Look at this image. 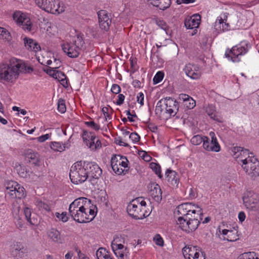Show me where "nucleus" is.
<instances>
[{
  "mask_svg": "<svg viewBox=\"0 0 259 259\" xmlns=\"http://www.w3.org/2000/svg\"><path fill=\"white\" fill-rule=\"evenodd\" d=\"M33 69L27 67L21 60L11 58L0 63V80L8 82L15 81L20 72H30Z\"/></svg>",
  "mask_w": 259,
  "mask_h": 259,
  "instance_id": "f257e3e1",
  "label": "nucleus"
},
{
  "mask_svg": "<svg viewBox=\"0 0 259 259\" xmlns=\"http://www.w3.org/2000/svg\"><path fill=\"white\" fill-rule=\"evenodd\" d=\"M190 218H178L177 224L179 227L187 233L194 231L198 227L200 221L202 220V210L197 206L195 208V213H189Z\"/></svg>",
  "mask_w": 259,
  "mask_h": 259,
  "instance_id": "f03ea898",
  "label": "nucleus"
},
{
  "mask_svg": "<svg viewBox=\"0 0 259 259\" xmlns=\"http://www.w3.org/2000/svg\"><path fill=\"white\" fill-rule=\"evenodd\" d=\"M63 52L70 58H76L85 49L82 35L77 34L72 42H66L61 45Z\"/></svg>",
  "mask_w": 259,
  "mask_h": 259,
  "instance_id": "7ed1b4c3",
  "label": "nucleus"
},
{
  "mask_svg": "<svg viewBox=\"0 0 259 259\" xmlns=\"http://www.w3.org/2000/svg\"><path fill=\"white\" fill-rule=\"evenodd\" d=\"M83 161L74 163L70 168L69 177L71 182L75 184L82 183L88 179Z\"/></svg>",
  "mask_w": 259,
  "mask_h": 259,
  "instance_id": "20e7f679",
  "label": "nucleus"
},
{
  "mask_svg": "<svg viewBox=\"0 0 259 259\" xmlns=\"http://www.w3.org/2000/svg\"><path fill=\"white\" fill-rule=\"evenodd\" d=\"M250 47L248 43L241 42L240 44L233 46L231 50L227 49L225 56L233 62H239L241 60V57L248 52Z\"/></svg>",
  "mask_w": 259,
  "mask_h": 259,
  "instance_id": "39448f33",
  "label": "nucleus"
},
{
  "mask_svg": "<svg viewBox=\"0 0 259 259\" xmlns=\"http://www.w3.org/2000/svg\"><path fill=\"white\" fill-rule=\"evenodd\" d=\"M36 5L46 12L59 14L65 11V8L59 0H35Z\"/></svg>",
  "mask_w": 259,
  "mask_h": 259,
  "instance_id": "423d86ee",
  "label": "nucleus"
},
{
  "mask_svg": "<svg viewBox=\"0 0 259 259\" xmlns=\"http://www.w3.org/2000/svg\"><path fill=\"white\" fill-rule=\"evenodd\" d=\"M124 238L121 235H115L111 242V247L118 259H129L126 254L127 247H124Z\"/></svg>",
  "mask_w": 259,
  "mask_h": 259,
  "instance_id": "0eeeda50",
  "label": "nucleus"
},
{
  "mask_svg": "<svg viewBox=\"0 0 259 259\" xmlns=\"http://www.w3.org/2000/svg\"><path fill=\"white\" fill-rule=\"evenodd\" d=\"M89 181L93 185L97 183V181L102 174V170L99 165L94 162L83 161Z\"/></svg>",
  "mask_w": 259,
  "mask_h": 259,
  "instance_id": "6e6552de",
  "label": "nucleus"
},
{
  "mask_svg": "<svg viewBox=\"0 0 259 259\" xmlns=\"http://www.w3.org/2000/svg\"><path fill=\"white\" fill-rule=\"evenodd\" d=\"M242 168L247 175L252 179L259 176V161L254 156L247 160L242 159Z\"/></svg>",
  "mask_w": 259,
  "mask_h": 259,
  "instance_id": "1a4fd4ad",
  "label": "nucleus"
},
{
  "mask_svg": "<svg viewBox=\"0 0 259 259\" xmlns=\"http://www.w3.org/2000/svg\"><path fill=\"white\" fill-rule=\"evenodd\" d=\"M5 187L6 194L12 198L21 199L25 196L24 188L16 182H7Z\"/></svg>",
  "mask_w": 259,
  "mask_h": 259,
  "instance_id": "9d476101",
  "label": "nucleus"
},
{
  "mask_svg": "<svg viewBox=\"0 0 259 259\" xmlns=\"http://www.w3.org/2000/svg\"><path fill=\"white\" fill-rule=\"evenodd\" d=\"M243 203L247 209L259 211V196L252 191H247L242 197Z\"/></svg>",
  "mask_w": 259,
  "mask_h": 259,
  "instance_id": "9b49d317",
  "label": "nucleus"
},
{
  "mask_svg": "<svg viewBox=\"0 0 259 259\" xmlns=\"http://www.w3.org/2000/svg\"><path fill=\"white\" fill-rule=\"evenodd\" d=\"M160 106L165 107L164 112L166 113V118L175 116L179 110V104L176 100L171 98H165L160 100Z\"/></svg>",
  "mask_w": 259,
  "mask_h": 259,
  "instance_id": "f8f14e48",
  "label": "nucleus"
},
{
  "mask_svg": "<svg viewBox=\"0 0 259 259\" xmlns=\"http://www.w3.org/2000/svg\"><path fill=\"white\" fill-rule=\"evenodd\" d=\"M127 211L133 218L139 220L146 217V210L142 209L138 201L132 200L127 205Z\"/></svg>",
  "mask_w": 259,
  "mask_h": 259,
  "instance_id": "ddd939ff",
  "label": "nucleus"
},
{
  "mask_svg": "<svg viewBox=\"0 0 259 259\" xmlns=\"http://www.w3.org/2000/svg\"><path fill=\"white\" fill-rule=\"evenodd\" d=\"M210 139L207 137H204L205 141L203 143V148L208 151L219 152L221 147L214 132L209 133Z\"/></svg>",
  "mask_w": 259,
  "mask_h": 259,
  "instance_id": "4468645a",
  "label": "nucleus"
},
{
  "mask_svg": "<svg viewBox=\"0 0 259 259\" xmlns=\"http://www.w3.org/2000/svg\"><path fill=\"white\" fill-rule=\"evenodd\" d=\"M182 252L185 259H205L203 253L195 246H186L183 248Z\"/></svg>",
  "mask_w": 259,
  "mask_h": 259,
  "instance_id": "2eb2a0df",
  "label": "nucleus"
},
{
  "mask_svg": "<svg viewBox=\"0 0 259 259\" xmlns=\"http://www.w3.org/2000/svg\"><path fill=\"white\" fill-rule=\"evenodd\" d=\"M228 13H224L217 19L214 28L218 33L228 31L230 30V25L227 23Z\"/></svg>",
  "mask_w": 259,
  "mask_h": 259,
  "instance_id": "dca6fc26",
  "label": "nucleus"
},
{
  "mask_svg": "<svg viewBox=\"0 0 259 259\" xmlns=\"http://www.w3.org/2000/svg\"><path fill=\"white\" fill-rule=\"evenodd\" d=\"M87 209H80L79 210H73L69 211V213L73 220L79 223L88 222L92 221L88 214Z\"/></svg>",
  "mask_w": 259,
  "mask_h": 259,
  "instance_id": "f3484780",
  "label": "nucleus"
},
{
  "mask_svg": "<svg viewBox=\"0 0 259 259\" xmlns=\"http://www.w3.org/2000/svg\"><path fill=\"white\" fill-rule=\"evenodd\" d=\"M198 205L192 204V203H185L179 205L177 208V211L179 214L181 216L179 217L178 218H186L190 219L189 213L191 212L195 213V208Z\"/></svg>",
  "mask_w": 259,
  "mask_h": 259,
  "instance_id": "a211bd4d",
  "label": "nucleus"
},
{
  "mask_svg": "<svg viewBox=\"0 0 259 259\" xmlns=\"http://www.w3.org/2000/svg\"><path fill=\"white\" fill-rule=\"evenodd\" d=\"M219 231L220 233L223 235V238L221 237V238L224 240L233 242L239 239L238 227L237 226L233 227L232 229H223L222 231L219 228Z\"/></svg>",
  "mask_w": 259,
  "mask_h": 259,
  "instance_id": "6ab92c4d",
  "label": "nucleus"
},
{
  "mask_svg": "<svg viewBox=\"0 0 259 259\" xmlns=\"http://www.w3.org/2000/svg\"><path fill=\"white\" fill-rule=\"evenodd\" d=\"M99 23L100 28L107 31L111 23V19L106 10H101L98 12Z\"/></svg>",
  "mask_w": 259,
  "mask_h": 259,
  "instance_id": "aec40b11",
  "label": "nucleus"
},
{
  "mask_svg": "<svg viewBox=\"0 0 259 259\" xmlns=\"http://www.w3.org/2000/svg\"><path fill=\"white\" fill-rule=\"evenodd\" d=\"M91 200L84 198L80 197L74 200L69 205V211L81 209H88Z\"/></svg>",
  "mask_w": 259,
  "mask_h": 259,
  "instance_id": "412c9836",
  "label": "nucleus"
},
{
  "mask_svg": "<svg viewBox=\"0 0 259 259\" xmlns=\"http://www.w3.org/2000/svg\"><path fill=\"white\" fill-rule=\"evenodd\" d=\"M150 195L156 202H159L162 199V192L160 186L156 183H151L148 186Z\"/></svg>",
  "mask_w": 259,
  "mask_h": 259,
  "instance_id": "4be33fe9",
  "label": "nucleus"
},
{
  "mask_svg": "<svg viewBox=\"0 0 259 259\" xmlns=\"http://www.w3.org/2000/svg\"><path fill=\"white\" fill-rule=\"evenodd\" d=\"M234 152L236 157L239 158L238 162H242V159H246L248 160L252 156H254L252 153H249L247 149H244L241 147H235L234 148Z\"/></svg>",
  "mask_w": 259,
  "mask_h": 259,
  "instance_id": "5701e85b",
  "label": "nucleus"
},
{
  "mask_svg": "<svg viewBox=\"0 0 259 259\" xmlns=\"http://www.w3.org/2000/svg\"><path fill=\"white\" fill-rule=\"evenodd\" d=\"M184 70L188 76L193 79H198L201 76L200 72L196 69V67L191 64L186 65Z\"/></svg>",
  "mask_w": 259,
  "mask_h": 259,
  "instance_id": "b1692460",
  "label": "nucleus"
},
{
  "mask_svg": "<svg viewBox=\"0 0 259 259\" xmlns=\"http://www.w3.org/2000/svg\"><path fill=\"white\" fill-rule=\"evenodd\" d=\"M200 22V16L195 14L186 19L185 21V26L187 29L197 28Z\"/></svg>",
  "mask_w": 259,
  "mask_h": 259,
  "instance_id": "393cba45",
  "label": "nucleus"
},
{
  "mask_svg": "<svg viewBox=\"0 0 259 259\" xmlns=\"http://www.w3.org/2000/svg\"><path fill=\"white\" fill-rule=\"evenodd\" d=\"M24 43L25 48L28 50L36 52L40 51L41 49L40 45L36 41L31 38L25 37L24 38Z\"/></svg>",
  "mask_w": 259,
  "mask_h": 259,
  "instance_id": "a878e982",
  "label": "nucleus"
},
{
  "mask_svg": "<svg viewBox=\"0 0 259 259\" xmlns=\"http://www.w3.org/2000/svg\"><path fill=\"white\" fill-rule=\"evenodd\" d=\"M179 99L183 101L184 106L187 109H193L196 106L195 101L188 95L181 94L179 95Z\"/></svg>",
  "mask_w": 259,
  "mask_h": 259,
  "instance_id": "bb28decb",
  "label": "nucleus"
},
{
  "mask_svg": "<svg viewBox=\"0 0 259 259\" xmlns=\"http://www.w3.org/2000/svg\"><path fill=\"white\" fill-rule=\"evenodd\" d=\"M24 246L19 242H14L11 246V255L13 256L20 257L24 253Z\"/></svg>",
  "mask_w": 259,
  "mask_h": 259,
  "instance_id": "cd10ccee",
  "label": "nucleus"
},
{
  "mask_svg": "<svg viewBox=\"0 0 259 259\" xmlns=\"http://www.w3.org/2000/svg\"><path fill=\"white\" fill-rule=\"evenodd\" d=\"M48 237L53 242H61V235L59 231L56 229L51 228L47 232Z\"/></svg>",
  "mask_w": 259,
  "mask_h": 259,
  "instance_id": "c85d7f7f",
  "label": "nucleus"
},
{
  "mask_svg": "<svg viewBox=\"0 0 259 259\" xmlns=\"http://www.w3.org/2000/svg\"><path fill=\"white\" fill-rule=\"evenodd\" d=\"M82 137L83 142L88 147L90 145V143L94 144V141L96 139V136L94 133L89 132L86 131L83 132Z\"/></svg>",
  "mask_w": 259,
  "mask_h": 259,
  "instance_id": "c756f323",
  "label": "nucleus"
},
{
  "mask_svg": "<svg viewBox=\"0 0 259 259\" xmlns=\"http://www.w3.org/2000/svg\"><path fill=\"white\" fill-rule=\"evenodd\" d=\"M117 158H118V157H112L111 160V165L112 168L113 170L114 171L115 173L120 175L121 174L123 171L124 169L120 166L119 165H118L117 163Z\"/></svg>",
  "mask_w": 259,
  "mask_h": 259,
  "instance_id": "7c9ffc66",
  "label": "nucleus"
},
{
  "mask_svg": "<svg viewBox=\"0 0 259 259\" xmlns=\"http://www.w3.org/2000/svg\"><path fill=\"white\" fill-rule=\"evenodd\" d=\"M50 147L55 151L62 152L68 148L65 144H62L58 142H52L50 144Z\"/></svg>",
  "mask_w": 259,
  "mask_h": 259,
  "instance_id": "2f4dec72",
  "label": "nucleus"
},
{
  "mask_svg": "<svg viewBox=\"0 0 259 259\" xmlns=\"http://www.w3.org/2000/svg\"><path fill=\"white\" fill-rule=\"evenodd\" d=\"M165 175L167 178V181L170 182L171 184H178L177 178H176V172L175 171L167 169L165 172Z\"/></svg>",
  "mask_w": 259,
  "mask_h": 259,
  "instance_id": "473e14b6",
  "label": "nucleus"
},
{
  "mask_svg": "<svg viewBox=\"0 0 259 259\" xmlns=\"http://www.w3.org/2000/svg\"><path fill=\"white\" fill-rule=\"evenodd\" d=\"M155 7L159 9L164 10L169 8L171 4V0H158Z\"/></svg>",
  "mask_w": 259,
  "mask_h": 259,
  "instance_id": "72a5a7b5",
  "label": "nucleus"
},
{
  "mask_svg": "<svg viewBox=\"0 0 259 259\" xmlns=\"http://www.w3.org/2000/svg\"><path fill=\"white\" fill-rule=\"evenodd\" d=\"M206 112L208 114V115L212 119H213L215 120L218 121V119L217 116H216V110L215 108L212 105H208L206 107L205 109Z\"/></svg>",
  "mask_w": 259,
  "mask_h": 259,
  "instance_id": "f704fd0d",
  "label": "nucleus"
},
{
  "mask_svg": "<svg viewBox=\"0 0 259 259\" xmlns=\"http://www.w3.org/2000/svg\"><path fill=\"white\" fill-rule=\"evenodd\" d=\"M23 212L25 219L28 223H29L31 225H34L36 223L35 220L31 218V212L30 208L28 207H25L24 208Z\"/></svg>",
  "mask_w": 259,
  "mask_h": 259,
  "instance_id": "c9c22d12",
  "label": "nucleus"
},
{
  "mask_svg": "<svg viewBox=\"0 0 259 259\" xmlns=\"http://www.w3.org/2000/svg\"><path fill=\"white\" fill-rule=\"evenodd\" d=\"M239 259H259L254 252H245L239 256Z\"/></svg>",
  "mask_w": 259,
  "mask_h": 259,
  "instance_id": "e433bc0d",
  "label": "nucleus"
},
{
  "mask_svg": "<svg viewBox=\"0 0 259 259\" xmlns=\"http://www.w3.org/2000/svg\"><path fill=\"white\" fill-rule=\"evenodd\" d=\"M204 137L205 136H201L199 135H195L192 138L191 142L192 144L195 145H198L202 143H203L205 141Z\"/></svg>",
  "mask_w": 259,
  "mask_h": 259,
  "instance_id": "4c0bfd02",
  "label": "nucleus"
},
{
  "mask_svg": "<svg viewBox=\"0 0 259 259\" xmlns=\"http://www.w3.org/2000/svg\"><path fill=\"white\" fill-rule=\"evenodd\" d=\"M22 26V28L25 30L30 31L31 29V23L29 18L23 19L22 22L20 23Z\"/></svg>",
  "mask_w": 259,
  "mask_h": 259,
  "instance_id": "58836bf2",
  "label": "nucleus"
},
{
  "mask_svg": "<svg viewBox=\"0 0 259 259\" xmlns=\"http://www.w3.org/2000/svg\"><path fill=\"white\" fill-rule=\"evenodd\" d=\"M113 157H118L117 158V163L122 168H126L127 167L128 160L125 157L121 156L119 155H114Z\"/></svg>",
  "mask_w": 259,
  "mask_h": 259,
  "instance_id": "ea45409f",
  "label": "nucleus"
},
{
  "mask_svg": "<svg viewBox=\"0 0 259 259\" xmlns=\"http://www.w3.org/2000/svg\"><path fill=\"white\" fill-rule=\"evenodd\" d=\"M150 168L155 172V173L158 175V177L160 178H162V175L161 174V167L159 164L152 162L150 164Z\"/></svg>",
  "mask_w": 259,
  "mask_h": 259,
  "instance_id": "a19ab883",
  "label": "nucleus"
},
{
  "mask_svg": "<svg viewBox=\"0 0 259 259\" xmlns=\"http://www.w3.org/2000/svg\"><path fill=\"white\" fill-rule=\"evenodd\" d=\"M26 18L25 14L21 13L20 12H16L13 15L14 20L17 23L20 24L22 22L23 19Z\"/></svg>",
  "mask_w": 259,
  "mask_h": 259,
  "instance_id": "79ce46f5",
  "label": "nucleus"
},
{
  "mask_svg": "<svg viewBox=\"0 0 259 259\" xmlns=\"http://www.w3.org/2000/svg\"><path fill=\"white\" fill-rule=\"evenodd\" d=\"M0 38L7 40H9L11 35L9 31L3 27H0Z\"/></svg>",
  "mask_w": 259,
  "mask_h": 259,
  "instance_id": "37998d69",
  "label": "nucleus"
},
{
  "mask_svg": "<svg viewBox=\"0 0 259 259\" xmlns=\"http://www.w3.org/2000/svg\"><path fill=\"white\" fill-rule=\"evenodd\" d=\"M160 102V100L157 102V104H156V107H155V113L156 115L159 116H162L163 115H166V113L164 112V110H165V107L164 106H160V107H158L159 104V103Z\"/></svg>",
  "mask_w": 259,
  "mask_h": 259,
  "instance_id": "c03bdc74",
  "label": "nucleus"
},
{
  "mask_svg": "<svg viewBox=\"0 0 259 259\" xmlns=\"http://www.w3.org/2000/svg\"><path fill=\"white\" fill-rule=\"evenodd\" d=\"M102 111L106 118V120L107 118L111 119V114L113 112V109L110 106L109 107H104L102 108Z\"/></svg>",
  "mask_w": 259,
  "mask_h": 259,
  "instance_id": "a18cd8bd",
  "label": "nucleus"
},
{
  "mask_svg": "<svg viewBox=\"0 0 259 259\" xmlns=\"http://www.w3.org/2000/svg\"><path fill=\"white\" fill-rule=\"evenodd\" d=\"M58 110L61 113H64L66 110V107L65 104V100L60 99L58 102Z\"/></svg>",
  "mask_w": 259,
  "mask_h": 259,
  "instance_id": "49530a36",
  "label": "nucleus"
},
{
  "mask_svg": "<svg viewBox=\"0 0 259 259\" xmlns=\"http://www.w3.org/2000/svg\"><path fill=\"white\" fill-rule=\"evenodd\" d=\"M164 77V73L162 71H158L154 76L153 81L154 84L160 82Z\"/></svg>",
  "mask_w": 259,
  "mask_h": 259,
  "instance_id": "de8ad7c7",
  "label": "nucleus"
},
{
  "mask_svg": "<svg viewBox=\"0 0 259 259\" xmlns=\"http://www.w3.org/2000/svg\"><path fill=\"white\" fill-rule=\"evenodd\" d=\"M108 253L105 248L101 247L97 250L96 256L98 259H102L104 257V256H106Z\"/></svg>",
  "mask_w": 259,
  "mask_h": 259,
  "instance_id": "09e8293b",
  "label": "nucleus"
},
{
  "mask_svg": "<svg viewBox=\"0 0 259 259\" xmlns=\"http://www.w3.org/2000/svg\"><path fill=\"white\" fill-rule=\"evenodd\" d=\"M102 146L101 142L99 139H96L94 141V143H90V145L89 148L92 150H96Z\"/></svg>",
  "mask_w": 259,
  "mask_h": 259,
  "instance_id": "8fccbe9b",
  "label": "nucleus"
},
{
  "mask_svg": "<svg viewBox=\"0 0 259 259\" xmlns=\"http://www.w3.org/2000/svg\"><path fill=\"white\" fill-rule=\"evenodd\" d=\"M85 124L88 126L92 128V129H93L95 131H98L100 128V126L98 124H96L93 121H86V122H85Z\"/></svg>",
  "mask_w": 259,
  "mask_h": 259,
  "instance_id": "3c124183",
  "label": "nucleus"
},
{
  "mask_svg": "<svg viewBox=\"0 0 259 259\" xmlns=\"http://www.w3.org/2000/svg\"><path fill=\"white\" fill-rule=\"evenodd\" d=\"M36 205L39 209H44L46 210H49V207L48 205L41 201H37L36 202Z\"/></svg>",
  "mask_w": 259,
  "mask_h": 259,
  "instance_id": "603ef678",
  "label": "nucleus"
},
{
  "mask_svg": "<svg viewBox=\"0 0 259 259\" xmlns=\"http://www.w3.org/2000/svg\"><path fill=\"white\" fill-rule=\"evenodd\" d=\"M54 75L55 76V78L58 79V80L60 79L62 81H63L66 78L65 74L61 71H57Z\"/></svg>",
  "mask_w": 259,
  "mask_h": 259,
  "instance_id": "864d4df0",
  "label": "nucleus"
},
{
  "mask_svg": "<svg viewBox=\"0 0 259 259\" xmlns=\"http://www.w3.org/2000/svg\"><path fill=\"white\" fill-rule=\"evenodd\" d=\"M111 91L115 94H119L121 91V88L118 84H113L111 87Z\"/></svg>",
  "mask_w": 259,
  "mask_h": 259,
  "instance_id": "5fc2aeb1",
  "label": "nucleus"
},
{
  "mask_svg": "<svg viewBox=\"0 0 259 259\" xmlns=\"http://www.w3.org/2000/svg\"><path fill=\"white\" fill-rule=\"evenodd\" d=\"M129 138L134 143H136V142H138L140 139L139 135L136 133H131L129 136Z\"/></svg>",
  "mask_w": 259,
  "mask_h": 259,
  "instance_id": "6e6d98bb",
  "label": "nucleus"
},
{
  "mask_svg": "<svg viewBox=\"0 0 259 259\" xmlns=\"http://www.w3.org/2000/svg\"><path fill=\"white\" fill-rule=\"evenodd\" d=\"M115 143L120 146H123L125 147H128L129 145L122 141V139L120 137H118L115 139Z\"/></svg>",
  "mask_w": 259,
  "mask_h": 259,
  "instance_id": "4d7b16f0",
  "label": "nucleus"
},
{
  "mask_svg": "<svg viewBox=\"0 0 259 259\" xmlns=\"http://www.w3.org/2000/svg\"><path fill=\"white\" fill-rule=\"evenodd\" d=\"M144 95L143 93L140 92L137 96V101L140 103L141 105H144Z\"/></svg>",
  "mask_w": 259,
  "mask_h": 259,
  "instance_id": "13d9d810",
  "label": "nucleus"
},
{
  "mask_svg": "<svg viewBox=\"0 0 259 259\" xmlns=\"http://www.w3.org/2000/svg\"><path fill=\"white\" fill-rule=\"evenodd\" d=\"M125 97L123 94H119L118 96V100L116 102L117 105H121L123 104Z\"/></svg>",
  "mask_w": 259,
  "mask_h": 259,
  "instance_id": "bf43d9fd",
  "label": "nucleus"
},
{
  "mask_svg": "<svg viewBox=\"0 0 259 259\" xmlns=\"http://www.w3.org/2000/svg\"><path fill=\"white\" fill-rule=\"evenodd\" d=\"M87 211L88 214H90V218L92 219V220L95 218L96 212L95 211L94 209L90 208V206H89V208L87 210Z\"/></svg>",
  "mask_w": 259,
  "mask_h": 259,
  "instance_id": "052dcab7",
  "label": "nucleus"
},
{
  "mask_svg": "<svg viewBox=\"0 0 259 259\" xmlns=\"http://www.w3.org/2000/svg\"><path fill=\"white\" fill-rule=\"evenodd\" d=\"M50 138V135L49 134H45L42 135L37 138L38 141L39 142H44L47 140H48Z\"/></svg>",
  "mask_w": 259,
  "mask_h": 259,
  "instance_id": "680f3d73",
  "label": "nucleus"
},
{
  "mask_svg": "<svg viewBox=\"0 0 259 259\" xmlns=\"http://www.w3.org/2000/svg\"><path fill=\"white\" fill-rule=\"evenodd\" d=\"M141 198H138L137 199L133 200V201H138V204L141 205V207H142V209L146 210L145 208L146 205V202L143 200H141Z\"/></svg>",
  "mask_w": 259,
  "mask_h": 259,
  "instance_id": "e2e57ef3",
  "label": "nucleus"
},
{
  "mask_svg": "<svg viewBox=\"0 0 259 259\" xmlns=\"http://www.w3.org/2000/svg\"><path fill=\"white\" fill-rule=\"evenodd\" d=\"M76 250L77 251L78 256L79 259H89V257L83 253L81 252L80 250H78L77 249H76Z\"/></svg>",
  "mask_w": 259,
  "mask_h": 259,
  "instance_id": "0e129e2a",
  "label": "nucleus"
},
{
  "mask_svg": "<svg viewBox=\"0 0 259 259\" xmlns=\"http://www.w3.org/2000/svg\"><path fill=\"white\" fill-rule=\"evenodd\" d=\"M156 244L161 246L163 245V240L162 238L160 237L159 235L157 236L156 239Z\"/></svg>",
  "mask_w": 259,
  "mask_h": 259,
  "instance_id": "69168bd1",
  "label": "nucleus"
},
{
  "mask_svg": "<svg viewBox=\"0 0 259 259\" xmlns=\"http://www.w3.org/2000/svg\"><path fill=\"white\" fill-rule=\"evenodd\" d=\"M38 154L36 153H31L30 152L27 154V157L28 159H30L31 160H33L37 156Z\"/></svg>",
  "mask_w": 259,
  "mask_h": 259,
  "instance_id": "338daca9",
  "label": "nucleus"
},
{
  "mask_svg": "<svg viewBox=\"0 0 259 259\" xmlns=\"http://www.w3.org/2000/svg\"><path fill=\"white\" fill-rule=\"evenodd\" d=\"M157 24L159 25L162 29L166 30V25L165 23L163 21H157Z\"/></svg>",
  "mask_w": 259,
  "mask_h": 259,
  "instance_id": "774afa93",
  "label": "nucleus"
}]
</instances>
